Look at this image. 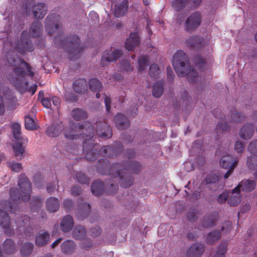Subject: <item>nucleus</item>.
Listing matches in <instances>:
<instances>
[{
  "label": "nucleus",
  "instance_id": "24",
  "mask_svg": "<svg viewBox=\"0 0 257 257\" xmlns=\"http://www.w3.org/2000/svg\"><path fill=\"white\" fill-rule=\"evenodd\" d=\"M90 205L88 203L83 202L78 205V209L76 215L78 219L83 220L86 218L90 211Z\"/></svg>",
  "mask_w": 257,
  "mask_h": 257
},
{
  "label": "nucleus",
  "instance_id": "4",
  "mask_svg": "<svg viewBox=\"0 0 257 257\" xmlns=\"http://www.w3.org/2000/svg\"><path fill=\"white\" fill-rule=\"evenodd\" d=\"M93 142L92 140V142H89L87 151L85 153V158L89 161H95L99 157V155L108 158L116 157L122 151L123 148L121 142H116L114 146H104L98 151Z\"/></svg>",
  "mask_w": 257,
  "mask_h": 257
},
{
  "label": "nucleus",
  "instance_id": "47",
  "mask_svg": "<svg viewBox=\"0 0 257 257\" xmlns=\"http://www.w3.org/2000/svg\"><path fill=\"white\" fill-rule=\"evenodd\" d=\"M189 2V0H174L172 2V7L177 12L183 10Z\"/></svg>",
  "mask_w": 257,
  "mask_h": 257
},
{
  "label": "nucleus",
  "instance_id": "35",
  "mask_svg": "<svg viewBox=\"0 0 257 257\" xmlns=\"http://www.w3.org/2000/svg\"><path fill=\"white\" fill-rule=\"evenodd\" d=\"M2 208L11 213L15 214L19 211L18 205L15 204L8 200H2L1 202Z\"/></svg>",
  "mask_w": 257,
  "mask_h": 257
},
{
  "label": "nucleus",
  "instance_id": "9",
  "mask_svg": "<svg viewBox=\"0 0 257 257\" xmlns=\"http://www.w3.org/2000/svg\"><path fill=\"white\" fill-rule=\"evenodd\" d=\"M202 22V15L199 12H195L190 15L186 20L185 30L188 32L197 30Z\"/></svg>",
  "mask_w": 257,
  "mask_h": 257
},
{
  "label": "nucleus",
  "instance_id": "26",
  "mask_svg": "<svg viewBox=\"0 0 257 257\" xmlns=\"http://www.w3.org/2000/svg\"><path fill=\"white\" fill-rule=\"evenodd\" d=\"M254 130L253 124L251 123L244 124L240 130L239 136L242 139H250L253 135Z\"/></svg>",
  "mask_w": 257,
  "mask_h": 257
},
{
  "label": "nucleus",
  "instance_id": "25",
  "mask_svg": "<svg viewBox=\"0 0 257 257\" xmlns=\"http://www.w3.org/2000/svg\"><path fill=\"white\" fill-rule=\"evenodd\" d=\"M74 91L78 94L85 93L87 90V83L84 78L76 79L73 83Z\"/></svg>",
  "mask_w": 257,
  "mask_h": 257
},
{
  "label": "nucleus",
  "instance_id": "6",
  "mask_svg": "<svg viewBox=\"0 0 257 257\" xmlns=\"http://www.w3.org/2000/svg\"><path fill=\"white\" fill-rule=\"evenodd\" d=\"M12 127L14 138L16 140L13 146L15 156L17 159L21 160L24 158L26 145L28 140L27 138H24L21 136V125L19 123H14Z\"/></svg>",
  "mask_w": 257,
  "mask_h": 257
},
{
  "label": "nucleus",
  "instance_id": "15",
  "mask_svg": "<svg viewBox=\"0 0 257 257\" xmlns=\"http://www.w3.org/2000/svg\"><path fill=\"white\" fill-rule=\"evenodd\" d=\"M60 43L63 45V48H79L80 41L76 35H71L64 40H60Z\"/></svg>",
  "mask_w": 257,
  "mask_h": 257
},
{
  "label": "nucleus",
  "instance_id": "49",
  "mask_svg": "<svg viewBox=\"0 0 257 257\" xmlns=\"http://www.w3.org/2000/svg\"><path fill=\"white\" fill-rule=\"evenodd\" d=\"M193 63L195 66L198 68L200 71H203L205 67L206 61L205 60L200 56H196L193 58Z\"/></svg>",
  "mask_w": 257,
  "mask_h": 257
},
{
  "label": "nucleus",
  "instance_id": "13",
  "mask_svg": "<svg viewBox=\"0 0 257 257\" xmlns=\"http://www.w3.org/2000/svg\"><path fill=\"white\" fill-rule=\"evenodd\" d=\"M0 225L5 229L6 233L8 235L14 234V228L11 227L10 224V218L6 211L0 209Z\"/></svg>",
  "mask_w": 257,
  "mask_h": 257
},
{
  "label": "nucleus",
  "instance_id": "54",
  "mask_svg": "<svg viewBox=\"0 0 257 257\" xmlns=\"http://www.w3.org/2000/svg\"><path fill=\"white\" fill-rule=\"evenodd\" d=\"M230 112V121H231L239 122L244 118V115L241 113L237 112L235 108H231Z\"/></svg>",
  "mask_w": 257,
  "mask_h": 257
},
{
  "label": "nucleus",
  "instance_id": "43",
  "mask_svg": "<svg viewBox=\"0 0 257 257\" xmlns=\"http://www.w3.org/2000/svg\"><path fill=\"white\" fill-rule=\"evenodd\" d=\"M89 87L92 91L99 92L102 88V84L98 79L93 78L89 81Z\"/></svg>",
  "mask_w": 257,
  "mask_h": 257
},
{
  "label": "nucleus",
  "instance_id": "21",
  "mask_svg": "<svg viewBox=\"0 0 257 257\" xmlns=\"http://www.w3.org/2000/svg\"><path fill=\"white\" fill-rule=\"evenodd\" d=\"M64 130V125L61 122L54 123L48 126L46 131V134L50 137H57Z\"/></svg>",
  "mask_w": 257,
  "mask_h": 257
},
{
  "label": "nucleus",
  "instance_id": "63",
  "mask_svg": "<svg viewBox=\"0 0 257 257\" xmlns=\"http://www.w3.org/2000/svg\"><path fill=\"white\" fill-rule=\"evenodd\" d=\"M8 166L13 171L15 172H19L22 168V164L20 163H9Z\"/></svg>",
  "mask_w": 257,
  "mask_h": 257
},
{
  "label": "nucleus",
  "instance_id": "40",
  "mask_svg": "<svg viewBox=\"0 0 257 257\" xmlns=\"http://www.w3.org/2000/svg\"><path fill=\"white\" fill-rule=\"evenodd\" d=\"M3 248L5 252L8 254L14 253L16 251V245L11 239H7L3 243Z\"/></svg>",
  "mask_w": 257,
  "mask_h": 257
},
{
  "label": "nucleus",
  "instance_id": "16",
  "mask_svg": "<svg viewBox=\"0 0 257 257\" xmlns=\"http://www.w3.org/2000/svg\"><path fill=\"white\" fill-rule=\"evenodd\" d=\"M204 249V244L200 243H194L187 250L186 257H200Z\"/></svg>",
  "mask_w": 257,
  "mask_h": 257
},
{
  "label": "nucleus",
  "instance_id": "19",
  "mask_svg": "<svg viewBox=\"0 0 257 257\" xmlns=\"http://www.w3.org/2000/svg\"><path fill=\"white\" fill-rule=\"evenodd\" d=\"M140 40L138 32H131L125 40V48H135L140 45Z\"/></svg>",
  "mask_w": 257,
  "mask_h": 257
},
{
  "label": "nucleus",
  "instance_id": "2",
  "mask_svg": "<svg viewBox=\"0 0 257 257\" xmlns=\"http://www.w3.org/2000/svg\"><path fill=\"white\" fill-rule=\"evenodd\" d=\"M174 68L179 77L187 76L190 83H195L198 79L196 71L191 68L188 56L181 49L177 51L172 58Z\"/></svg>",
  "mask_w": 257,
  "mask_h": 257
},
{
  "label": "nucleus",
  "instance_id": "51",
  "mask_svg": "<svg viewBox=\"0 0 257 257\" xmlns=\"http://www.w3.org/2000/svg\"><path fill=\"white\" fill-rule=\"evenodd\" d=\"M150 58L148 55H143L140 57L138 60L139 71H142L146 69L148 66Z\"/></svg>",
  "mask_w": 257,
  "mask_h": 257
},
{
  "label": "nucleus",
  "instance_id": "56",
  "mask_svg": "<svg viewBox=\"0 0 257 257\" xmlns=\"http://www.w3.org/2000/svg\"><path fill=\"white\" fill-rule=\"evenodd\" d=\"M31 211L34 212L35 210L40 208L42 206V201L38 197H33L30 202Z\"/></svg>",
  "mask_w": 257,
  "mask_h": 257
},
{
  "label": "nucleus",
  "instance_id": "44",
  "mask_svg": "<svg viewBox=\"0 0 257 257\" xmlns=\"http://www.w3.org/2000/svg\"><path fill=\"white\" fill-rule=\"evenodd\" d=\"M72 116L76 120L84 119L87 118V114L86 112L80 108H75L72 111Z\"/></svg>",
  "mask_w": 257,
  "mask_h": 257
},
{
  "label": "nucleus",
  "instance_id": "32",
  "mask_svg": "<svg viewBox=\"0 0 257 257\" xmlns=\"http://www.w3.org/2000/svg\"><path fill=\"white\" fill-rule=\"evenodd\" d=\"M76 249V244L72 240H66L61 244V250L66 254H72Z\"/></svg>",
  "mask_w": 257,
  "mask_h": 257
},
{
  "label": "nucleus",
  "instance_id": "17",
  "mask_svg": "<svg viewBox=\"0 0 257 257\" xmlns=\"http://www.w3.org/2000/svg\"><path fill=\"white\" fill-rule=\"evenodd\" d=\"M238 160L233 159L232 156L226 155L223 156L220 160V165L223 168L234 169L237 166Z\"/></svg>",
  "mask_w": 257,
  "mask_h": 257
},
{
  "label": "nucleus",
  "instance_id": "7",
  "mask_svg": "<svg viewBox=\"0 0 257 257\" xmlns=\"http://www.w3.org/2000/svg\"><path fill=\"white\" fill-rule=\"evenodd\" d=\"M60 23V17L57 14H52L47 16L45 20V29L50 35L56 33L61 35L63 30Z\"/></svg>",
  "mask_w": 257,
  "mask_h": 257
},
{
  "label": "nucleus",
  "instance_id": "12",
  "mask_svg": "<svg viewBox=\"0 0 257 257\" xmlns=\"http://www.w3.org/2000/svg\"><path fill=\"white\" fill-rule=\"evenodd\" d=\"M213 114L216 118L220 119L215 128L217 134H221L227 131L229 128V125L227 122L224 120L225 116L222 113L221 110L219 108L215 109L213 111ZM217 135L219 136V135Z\"/></svg>",
  "mask_w": 257,
  "mask_h": 257
},
{
  "label": "nucleus",
  "instance_id": "62",
  "mask_svg": "<svg viewBox=\"0 0 257 257\" xmlns=\"http://www.w3.org/2000/svg\"><path fill=\"white\" fill-rule=\"evenodd\" d=\"M248 150L251 154L257 153V140H253L250 143Z\"/></svg>",
  "mask_w": 257,
  "mask_h": 257
},
{
  "label": "nucleus",
  "instance_id": "20",
  "mask_svg": "<svg viewBox=\"0 0 257 257\" xmlns=\"http://www.w3.org/2000/svg\"><path fill=\"white\" fill-rule=\"evenodd\" d=\"M114 121L116 127L119 130H124L130 125L127 117L121 113H117L114 118Z\"/></svg>",
  "mask_w": 257,
  "mask_h": 257
},
{
  "label": "nucleus",
  "instance_id": "28",
  "mask_svg": "<svg viewBox=\"0 0 257 257\" xmlns=\"http://www.w3.org/2000/svg\"><path fill=\"white\" fill-rule=\"evenodd\" d=\"M73 219L70 215H68L64 217L60 223L61 229L64 232H68L71 230L73 228Z\"/></svg>",
  "mask_w": 257,
  "mask_h": 257
},
{
  "label": "nucleus",
  "instance_id": "45",
  "mask_svg": "<svg viewBox=\"0 0 257 257\" xmlns=\"http://www.w3.org/2000/svg\"><path fill=\"white\" fill-rule=\"evenodd\" d=\"M84 49H66V53L70 60H76L79 58Z\"/></svg>",
  "mask_w": 257,
  "mask_h": 257
},
{
  "label": "nucleus",
  "instance_id": "39",
  "mask_svg": "<svg viewBox=\"0 0 257 257\" xmlns=\"http://www.w3.org/2000/svg\"><path fill=\"white\" fill-rule=\"evenodd\" d=\"M85 228L81 225H76L73 230L72 235L76 239H82L86 236Z\"/></svg>",
  "mask_w": 257,
  "mask_h": 257
},
{
  "label": "nucleus",
  "instance_id": "53",
  "mask_svg": "<svg viewBox=\"0 0 257 257\" xmlns=\"http://www.w3.org/2000/svg\"><path fill=\"white\" fill-rule=\"evenodd\" d=\"M161 73L159 66L157 64H153L150 67L149 75L151 77L157 79Z\"/></svg>",
  "mask_w": 257,
  "mask_h": 257
},
{
  "label": "nucleus",
  "instance_id": "34",
  "mask_svg": "<svg viewBox=\"0 0 257 257\" xmlns=\"http://www.w3.org/2000/svg\"><path fill=\"white\" fill-rule=\"evenodd\" d=\"M43 32V26L38 21L33 22L30 27V34L33 38L39 37Z\"/></svg>",
  "mask_w": 257,
  "mask_h": 257
},
{
  "label": "nucleus",
  "instance_id": "3",
  "mask_svg": "<svg viewBox=\"0 0 257 257\" xmlns=\"http://www.w3.org/2000/svg\"><path fill=\"white\" fill-rule=\"evenodd\" d=\"M77 129L79 130L80 135L82 134V138L84 140L83 143V151L86 153L87 151L89 143L92 142L91 139L94 135L95 126L89 122L73 124V126L64 128L65 137L69 140L75 139L78 136V134H77Z\"/></svg>",
  "mask_w": 257,
  "mask_h": 257
},
{
  "label": "nucleus",
  "instance_id": "37",
  "mask_svg": "<svg viewBox=\"0 0 257 257\" xmlns=\"http://www.w3.org/2000/svg\"><path fill=\"white\" fill-rule=\"evenodd\" d=\"M104 184L100 181H94L91 186L92 193L96 196L101 195L104 191Z\"/></svg>",
  "mask_w": 257,
  "mask_h": 257
},
{
  "label": "nucleus",
  "instance_id": "64",
  "mask_svg": "<svg viewBox=\"0 0 257 257\" xmlns=\"http://www.w3.org/2000/svg\"><path fill=\"white\" fill-rule=\"evenodd\" d=\"M63 206L66 210L70 211L73 209V201L71 199H65L63 203Z\"/></svg>",
  "mask_w": 257,
  "mask_h": 257
},
{
  "label": "nucleus",
  "instance_id": "11",
  "mask_svg": "<svg viewBox=\"0 0 257 257\" xmlns=\"http://www.w3.org/2000/svg\"><path fill=\"white\" fill-rule=\"evenodd\" d=\"M121 55V51L120 49H106L103 52L101 60V65L102 67H105L107 65L105 62H110L115 61Z\"/></svg>",
  "mask_w": 257,
  "mask_h": 257
},
{
  "label": "nucleus",
  "instance_id": "57",
  "mask_svg": "<svg viewBox=\"0 0 257 257\" xmlns=\"http://www.w3.org/2000/svg\"><path fill=\"white\" fill-rule=\"evenodd\" d=\"M75 178L77 181L81 184L87 185L89 184V178L87 177L84 173L81 172L76 173L75 175Z\"/></svg>",
  "mask_w": 257,
  "mask_h": 257
},
{
  "label": "nucleus",
  "instance_id": "31",
  "mask_svg": "<svg viewBox=\"0 0 257 257\" xmlns=\"http://www.w3.org/2000/svg\"><path fill=\"white\" fill-rule=\"evenodd\" d=\"M204 42V40L202 37L196 35L190 36L186 40L187 46L194 47H203Z\"/></svg>",
  "mask_w": 257,
  "mask_h": 257
},
{
  "label": "nucleus",
  "instance_id": "27",
  "mask_svg": "<svg viewBox=\"0 0 257 257\" xmlns=\"http://www.w3.org/2000/svg\"><path fill=\"white\" fill-rule=\"evenodd\" d=\"M127 0H123L121 4L116 5L114 10V15L116 18L123 16L128 9Z\"/></svg>",
  "mask_w": 257,
  "mask_h": 257
},
{
  "label": "nucleus",
  "instance_id": "42",
  "mask_svg": "<svg viewBox=\"0 0 257 257\" xmlns=\"http://www.w3.org/2000/svg\"><path fill=\"white\" fill-rule=\"evenodd\" d=\"M34 244L31 242H26L21 247V254L23 256H27L31 254L34 249Z\"/></svg>",
  "mask_w": 257,
  "mask_h": 257
},
{
  "label": "nucleus",
  "instance_id": "48",
  "mask_svg": "<svg viewBox=\"0 0 257 257\" xmlns=\"http://www.w3.org/2000/svg\"><path fill=\"white\" fill-rule=\"evenodd\" d=\"M228 244L227 242H221L218 246L214 257H225L227 251Z\"/></svg>",
  "mask_w": 257,
  "mask_h": 257
},
{
  "label": "nucleus",
  "instance_id": "29",
  "mask_svg": "<svg viewBox=\"0 0 257 257\" xmlns=\"http://www.w3.org/2000/svg\"><path fill=\"white\" fill-rule=\"evenodd\" d=\"M47 210L50 212H55L59 208L60 202L58 198L54 197L48 198L46 202Z\"/></svg>",
  "mask_w": 257,
  "mask_h": 257
},
{
  "label": "nucleus",
  "instance_id": "41",
  "mask_svg": "<svg viewBox=\"0 0 257 257\" xmlns=\"http://www.w3.org/2000/svg\"><path fill=\"white\" fill-rule=\"evenodd\" d=\"M164 82L162 81L156 82L153 87L152 93L155 97L159 98L162 95L164 90Z\"/></svg>",
  "mask_w": 257,
  "mask_h": 257
},
{
  "label": "nucleus",
  "instance_id": "59",
  "mask_svg": "<svg viewBox=\"0 0 257 257\" xmlns=\"http://www.w3.org/2000/svg\"><path fill=\"white\" fill-rule=\"evenodd\" d=\"M245 148V145L243 143L240 141H237L235 142L234 145V150L235 152L239 154H242Z\"/></svg>",
  "mask_w": 257,
  "mask_h": 257
},
{
  "label": "nucleus",
  "instance_id": "60",
  "mask_svg": "<svg viewBox=\"0 0 257 257\" xmlns=\"http://www.w3.org/2000/svg\"><path fill=\"white\" fill-rule=\"evenodd\" d=\"M219 176L217 174H214L209 175L206 179V184H215L219 181Z\"/></svg>",
  "mask_w": 257,
  "mask_h": 257
},
{
  "label": "nucleus",
  "instance_id": "33",
  "mask_svg": "<svg viewBox=\"0 0 257 257\" xmlns=\"http://www.w3.org/2000/svg\"><path fill=\"white\" fill-rule=\"evenodd\" d=\"M32 42L29 34L27 31H24L21 34V40L17 48H31Z\"/></svg>",
  "mask_w": 257,
  "mask_h": 257
},
{
  "label": "nucleus",
  "instance_id": "52",
  "mask_svg": "<svg viewBox=\"0 0 257 257\" xmlns=\"http://www.w3.org/2000/svg\"><path fill=\"white\" fill-rule=\"evenodd\" d=\"M25 128L27 130H35L37 129V124L34 119L30 116H27L25 118Z\"/></svg>",
  "mask_w": 257,
  "mask_h": 257
},
{
  "label": "nucleus",
  "instance_id": "22",
  "mask_svg": "<svg viewBox=\"0 0 257 257\" xmlns=\"http://www.w3.org/2000/svg\"><path fill=\"white\" fill-rule=\"evenodd\" d=\"M48 11L47 6L45 3H39L33 7V14L35 18L42 19Z\"/></svg>",
  "mask_w": 257,
  "mask_h": 257
},
{
  "label": "nucleus",
  "instance_id": "18",
  "mask_svg": "<svg viewBox=\"0 0 257 257\" xmlns=\"http://www.w3.org/2000/svg\"><path fill=\"white\" fill-rule=\"evenodd\" d=\"M50 241V234L44 230H40L35 237V243L38 247H42L48 244Z\"/></svg>",
  "mask_w": 257,
  "mask_h": 257
},
{
  "label": "nucleus",
  "instance_id": "58",
  "mask_svg": "<svg viewBox=\"0 0 257 257\" xmlns=\"http://www.w3.org/2000/svg\"><path fill=\"white\" fill-rule=\"evenodd\" d=\"M120 65L121 69L123 71L129 72L132 71L133 70L134 67L132 66L130 62L128 60H122L120 63Z\"/></svg>",
  "mask_w": 257,
  "mask_h": 257
},
{
  "label": "nucleus",
  "instance_id": "36",
  "mask_svg": "<svg viewBox=\"0 0 257 257\" xmlns=\"http://www.w3.org/2000/svg\"><path fill=\"white\" fill-rule=\"evenodd\" d=\"M221 237V232L219 230H213L206 236V242L208 244H215Z\"/></svg>",
  "mask_w": 257,
  "mask_h": 257
},
{
  "label": "nucleus",
  "instance_id": "30",
  "mask_svg": "<svg viewBox=\"0 0 257 257\" xmlns=\"http://www.w3.org/2000/svg\"><path fill=\"white\" fill-rule=\"evenodd\" d=\"M218 215L216 212H213L205 216L202 222L203 227L207 228L214 226L218 218Z\"/></svg>",
  "mask_w": 257,
  "mask_h": 257
},
{
  "label": "nucleus",
  "instance_id": "46",
  "mask_svg": "<svg viewBox=\"0 0 257 257\" xmlns=\"http://www.w3.org/2000/svg\"><path fill=\"white\" fill-rule=\"evenodd\" d=\"M105 186L106 193L109 195L115 194L118 189L117 184L114 183L111 180H109L105 183Z\"/></svg>",
  "mask_w": 257,
  "mask_h": 257
},
{
  "label": "nucleus",
  "instance_id": "50",
  "mask_svg": "<svg viewBox=\"0 0 257 257\" xmlns=\"http://www.w3.org/2000/svg\"><path fill=\"white\" fill-rule=\"evenodd\" d=\"M13 83L17 89L21 92L25 90L28 85V82H24L18 78L13 80Z\"/></svg>",
  "mask_w": 257,
  "mask_h": 257
},
{
  "label": "nucleus",
  "instance_id": "55",
  "mask_svg": "<svg viewBox=\"0 0 257 257\" xmlns=\"http://www.w3.org/2000/svg\"><path fill=\"white\" fill-rule=\"evenodd\" d=\"M247 165L251 170H254L257 168V155L252 154V156L247 157Z\"/></svg>",
  "mask_w": 257,
  "mask_h": 257
},
{
  "label": "nucleus",
  "instance_id": "1",
  "mask_svg": "<svg viewBox=\"0 0 257 257\" xmlns=\"http://www.w3.org/2000/svg\"><path fill=\"white\" fill-rule=\"evenodd\" d=\"M96 168L98 172L102 175L108 174L114 178L118 177L120 185L123 188H128L134 181L130 174L140 173L142 170V166L136 161L113 163L110 166L108 160L102 159L97 163Z\"/></svg>",
  "mask_w": 257,
  "mask_h": 257
},
{
  "label": "nucleus",
  "instance_id": "14",
  "mask_svg": "<svg viewBox=\"0 0 257 257\" xmlns=\"http://www.w3.org/2000/svg\"><path fill=\"white\" fill-rule=\"evenodd\" d=\"M96 132L97 135L103 139H108L112 135V131L106 122H99L96 125Z\"/></svg>",
  "mask_w": 257,
  "mask_h": 257
},
{
  "label": "nucleus",
  "instance_id": "61",
  "mask_svg": "<svg viewBox=\"0 0 257 257\" xmlns=\"http://www.w3.org/2000/svg\"><path fill=\"white\" fill-rule=\"evenodd\" d=\"M92 243L91 240L88 238L82 240L80 243L81 248L85 250L88 249L90 247H92Z\"/></svg>",
  "mask_w": 257,
  "mask_h": 257
},
{
  "label": "nucleus",
  "instance_id": "8",
  "mask_svg": "<svg viewBox=\"0 0 257 257\" xmlns=\"http://www.w3.org/2000/svg\"><path fill=\"white\" fill-rule=\"evenodd\" d=\"M17 229L24 231L25 235L30 237L33 234V224L31 222L30 218L27 215H22L16 220Z\"/></svg>",
  "mask_w": 257,
  "mask_h": 257
},
{
  "label": "nucleus",
  "instance_id": "23",
  "mask_svg": "<svg viewBox=\"0 0 257 257\" xmlns=\"http://www.w3.org/2000/svg\"><path fill=\"white\" fill-rule=\"evenodd\" d=\"M240 185L237 186L233 189L227 199V203L230 206H235L240 202Z\"/></svg>",
  "mask_w": 257,
  "mask_h": 257
},
{
  "label": "nucleus",
  "instance_id": "10",
  "mask_svg": "<svg viewBox=\"0 0 257 257\" xmlns=\"http://www.w3.org/2000/svg\"><path fill=\"white\" fill-rule=\"evenodd\" d=\"M13 60L11 61V60H9V63L12 66H15L17 64H21L24 65L27 71V75L30 76L31 77H33L34 75V72L31 70V67L29 65V63L25 62L24 60L20 59V58H18V60L15 59L14 57L13 58ZM14 72L15 73L18 75L20 76H24L27 73L26 71L23 68L17 67L14 69Z\"/></svg>",
  "mask_w": 257,
  "mask_h": 257
},
{
  "label": "nucleus",
  "instance_id": "5",
  "mask_svg": "<svg viewBox=\"0 0 257 257\" xmlns=\"http://www.w3.org/2000/svg\"><path fill=\"white\" fill-rule=\"evenodd\" d=\"M18 185L21 193L18 188H12L10 190L11 198L14 201L18 202L21 200L24 202L29 201L31 192V183L25 174H21L19 176Z\"/></svg>",
  "mask_w": 257,
  "mask_h": 257
},
{
  "label": "nucleus",
  "instance_id": "38",
  "mask_svg": "<svg viewBox=\"0 0 257 257\" xmlns=\"http://www.w3.org/2000/svg\"><path fill=\"white\" fill-rule=\"evenodd\" d=\"M238 185H240L243 191L249 192L255 188L256 182L254 180L247 179L242 181Z\"/></svg>",
  "mask_w": 257,
  "mask_h": 257
}]
</instances>
